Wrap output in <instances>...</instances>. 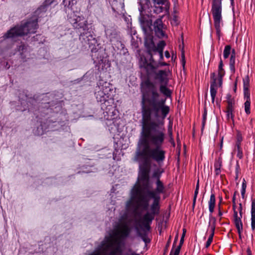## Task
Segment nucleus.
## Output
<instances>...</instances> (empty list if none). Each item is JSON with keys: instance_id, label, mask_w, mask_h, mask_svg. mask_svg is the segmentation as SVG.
Listing matches in <instances>:
<instances>
[{"instance_id": "2", "label": "nucleus", "mask_w": 255, "mask_h": 255, "mask_svg": "<svg viewBox=\"0 0 255 255\" xmlns=\"http://www.w3.org/2000/svg\"><path fill=\"white\" fill-rule=\"evenodd\" d=\"M167 84H161L158 87L156 82L151 81L150 80H146L144 82V86L141 89L142 93V100H141V109H142V128L143 124L145 123L146 119L144 118V113L147 109L150 110L152 108L151 102L152 101L159 103L161 105L168 108V112L166 116L169 112V106L166 105V99H163L159 93V91L163 94L166 98L170 97L171 92L169 89L167 87ZM167 116H166V117Z\"/></svg>"}, {"instance_id": "59", "label": "nucleus", "mask_w": 255, "mask_h": 255, "mask_svg": "<svg viewBox=\"0 0 255 255\" xmlns=\"http://www.w3.org/2000/svg\"><path fill=\"white\" fill-rule=\"evenodd\" d=\"M23 47H24V46H22V50L23 49Z\"/></svg>"}, {"instance_id": "28", "label": "nucleus", "mask_w": 255, "mask_h": 255, "mask_svg": "<svg viewBox=\"0 0 255 255\" xmlns=\"http://www.w3.org/2000/svg\"><path fill=\"white\" fill-rule=\"evenodd\" d=\"M227 102H228V106H227V110L234 111L233 105L234 104V101L232 100H229Z\"/></svg>"}, {"instance_id": "13", "label": "nucleus", "mask_w": 255, "mask_h": 255, "mask_svg": "<svg viewBox=\"0 0 255 255\" xmlns=\"http://www.w3.org/2000/svg\"><path fill=\"white\" fill-rule=\"evenodd\" d=\"M154 79L158 81L159 85L167 84L168 78L167 73L165 70H159L154 73Z\"/></svg>"}, {"instance_id": "55", "label": "nucleus", "mask_w": 255, "mask_h": 255, "mask_svg": "<svg viewBox=\"0 0 255 255\" xmlns=\"http://www.w3.org/2000/svg\"><path fill=\"white\" fill-rule=\"evenodd\" d=\"M112 9H113V11L116 12L115 8L114 7H112Z\"/></svg>"}, {"instance_id": "48", "label": "nucleus", "mask_w": 255, "mask_h": 255, "mask_svg": "<svg viewBox=\"0 0 255 255\" xmlns=\"http://www.w3.org/2000/svg\"><path fill=\"white\" fill-rule=\"evenodd\" d=\"M223 137H222L221 139V143H220V148H222V146H223Z\"/></svg>"}, {"instance_id": "8", "label": "nucleus", "mask_w": 255, "mask_h": 255, "mask_svg": "<svg viewBox=\"0 0 255 255\" xmlns=\"http://www.w3.org/2000/svg\"><path fill=\"white\" fill-rule=\"evenodd\" d=\"M114 104H107L101 106V109L104 111V118L107 121H113L116 115V110Z\"/></svg>"}, {"instance_id": "30", "label": "nucleus", "mask_w": 255, "mask_h": 255, "mask_svg": "<svg viewBox=\"0 0 255 255\" xmlns=\"http://www.w3.org/2000/svg\"><path fill=\"white\" fill-rule=\"evenodd\" d=\"M242 140L243 138L242 135L240 133H238L237 135V142L236 144V146H238V145L241 146V143Z\"/></svg>"}, {"instance_id": "10", "label": "nucleus", "mask_w": 255, "mask_h": 255, "mask_svg": "<svg viewBox=\"0 0 255 255\" xmlns=\"http://www.w3.org/2000/svg\"><path fill=\"white\" fill-rule=\"evenodd\" d=\"M155 35L160 38L166 37L164 31V26L161 18L157 19L153 23Z\"/></svg>"}, {"instance_id": "6", "label": "nucleus", "mask_w": 255, "mask_h": 255, "mask_svg": "<svg viewBox=\"0 0 255 255\" xmlns=\"http://www.w3.org/2000/svg\"><path fill=\"white\" fill-rule=\"evenodd\" d=\"M144 45L146 48L147 53L150 56L149 63H147L146 66V68L148 73L150 71L153 72L156 69L163 66L167 65L165 62L161 61H155L153 59V55L156 54V45L154 44L152 38L150 37H147L144 41Z\"/></svg>"}, {"instance_id": "46", "label": "nucleus", "mask_w": 255, "mask_h": 255, "mask_svg": "<svg viewBox=\"0 0 255 255\" xmlns=\"http://www.w3.org/2000/svg\"><path fill=\"white\" fill-rule=\"evenodd\" d=\"M199 181H198L197 183L196 186V189H195L199 190Z\"/></svg>"}, {"instance_id": "56", "label": "nucleus", "mask_w": 255, "mask_h": 255, "mask_svg": "<svg viewBox=\"0 0 255 255\" xmlns=\"http://www.w3.org/2000/svg\"><path fill=\"white\" fill-rule=\"evenodd\" d=\"M185 234L184 233H183L182 234V237H183V238H184Z\"/></svg>"}, {"instance_id": "52", "label": "nucleus", "mask_w": 255, "mask_h": 255, "mask_svg": "<svg viewBox=\"0 0 255 255\" xmlns=\"http://www.w3.org/2000/svg\"><path fill=\"white\" fill-rule=\"evenodd\" d=\"M218 215L219 216H221L222 215V212L220 210L219 212Z\"/></svg>"}, {"instance_id": "14", "label": "nucleus", "mask_w": 255, "mask_h": 255, "mask_svg": "<svg viewBox=\"0 0 255 255\" xmlns=\"http://www.w3.org/2000/svg\"><path fill=\"white\" fill-rule=\"evenodd\" d=\"M167 0H153L154 5L152 7V10L155 13L162 12L163 7L162 5L165 3Z\"/></svg>"}, {"instance_id": "1", "label": "nucleus", "mask_w": 255, "mask_h": 255, "mask_svg": "<svg viewBox=\"0 0 255 255\" xmlns=\"http://www.w3.org/2000/svg\"><path fill=\"white\" fill-rule=\"evenodd\" d=\"M152 108L147 109L143 114L146 122L143 124L137 143L133 161L139 164L138 183L131 190L130 198L126 203V210L134 214L141 208L147 210L150 199L153 202L149 211L142 217V224L147 231L154 217L160 213V194L164 195L166 188L160 180L164 169L155 168L149 176L151 164L155 161L159 165L165 159L166 151L162 148L165 138V129L163 123L151 121L152 119L164 120L168 112V108L152 101Z\"/></svg>"}, {"instance_id": "26", "label": "nucleus", "mask_w": 255, "mask_h": 255, "mask_svg": "<svg viewBox=\"0 0 255 255\" xmlns=\"http://www.w3.org/2000/svg\"><path fill=\"white\" fill-rule=\"evenodd\" d=\"M235 150L237 151V157H239L240 159L242 158V157L243 156V153L242 149V148L241 147V146L238 145V146H236Z\"/></svg>"}, {"instance_id": "58", "label": "nucleus", "mask_w": 255, "mask_h": 255, "mask_svg": "<svg viewBox=\"0 0 255 255\" xmlns=\"http://www.w3.org/2000/svg\"><path fill=\"white\" fill-rule=\"evenodd\" d=\"M183 233H184L185 234V229H183Z\"/></svg>"}, {"instance_id": "17", "label": "nucleus", "mask_w": 255, "mask_h": 255, "mask_svg": "<svg viewBox=\"0 0 255 255\" xmlns=\"http://www.w3.org/2000/svg\"><path fill=\"white\" fill-rule=\"evenodd\" d=\"M165 46V43L164 41H160L156 46V54L158 56V61H161L163 59V51Z\"/></svg>"}, {"instance_id": "39", "label": "nucleus", "mask_w": 255, "mask_h": 255, "mask_svg": "<svg viewBox=\"0 0 255 255\" xmlns=\"http://www.w3.org/2000/svg\"><path fill=\"white\" fill-rule=\"evenodd\" d=\"M139 20L140 21V22L142 24H144V23H145V20L144 19V18L141 16V14H140V17H139Z\"/></svg>"}, {"instance_id": "42", "label": "nucleus", "mask_w": 255, "mask_h": 255, "mask_svg": "<svg viewBox=\"0 0 255 255\" xmlns=\"http://www.w3.org/2000/svg\"><path fill=\"white\" fill-rule=\"evenodd\" d=\"M215 172L216 175H219L221 172L220 169H215Z\"/></svg>"}, {"instance_id": "44", "label": "nucleus", "mask_w": 255, "mask_h": 255, "mask_svg": "<svg viewBox=\"0 0 255 255\" xmlns=\"http://www.w3.org/2000/svg\"><path fill=\"white\" fill-rule=\"evenodd\" d=\"M132 39H133V37H132V39H131V44L132 45H133L135 47H137V44L136 43L132 42Z\"/></svg>"}, {"instance_id": "41", "label": "nucleus", "mask_w": 255, "mask_h": 255, "mask_svg": "<svg viewBox=\"0 0 255 255\" xmlns=\"http://www.w3.org/2000/svg\"><path fill=\"white\" fill-rule=\"evenodd\" d=\"M246 193V190H241V195L243 198H244Z\"/></svg>"}, {"instance_id": "50", "label": "nucleus", "mask_w": 255, "mask_h": 255, "mask_svg": "<svg viewBox=\"0 0 255 255\" xmlns=\"http://www.w3.org/2000/svg\"><path fill=\"white\" fill-rule=\"evenodd\" d=\"M231 1V4L232 5H233L234 3V0H230Z\"/></svg>"}, {"instance_id": "18", "label": "nucleus", "mask_w": 255, "mask_h": 255, "mask_svg": "<svg viewBox=\"0 0 255 255\" xmlns=\"http://www.w3.org/2000/svg\"><path fill=\"white\" fill-rule=\"evenodd\" d=\"M251 228L253 230L255 229V200L253 199L251 206Z\"/></svg>"}, {"instance_id": "15", "label": "nucleus", "mask_w": 255, "mask_h": 255, "mask_svg": "<svg viewBox=\"0 0 255 255\" xmlns=\"http://www.w3.org/2000/svg\"><path fill=\"white\" fill-rule=\"evenodd\" d=\"M223 62L221 58H220V61L218 67V77H217V80L219 82V86L221 87L222 85L223 82V77L224 76L225 74V72L223 68Z\"/></svg>"}, {"instance_id": "35", "label": "nucleus", "mask_w": 255, "mask_h": 255, "mask_svg": "<svg viewBox=\"0 0 255 255\" xmlns=\"http://www.w3.org/2000/svg\"><path fill=\"white\" fill-rule=\"evenodd\" d=\"M240 169V166L239 164L237 163L236 166V178H238V174Z\"/></svg>"}, {"instance_id": "31", "label": "nucleus", "mask_w": 255, "mask_h": 255, "mask_svg": "<svg viewBox=\"0 0 255 255\" xmlns=\"http://www.w3.org/2000/svg\"><path fill=\"white\" fill-rule=\"evenodd\" d=\"M206 118H207V112L206 111H205L204 114L203 115L202 128H204V127L205 126Z\"/></svg>"}, {"instance_id": "25", "label": "nucleus", "mask_w": 255, "mask_h": 255, "mask_svg": "<svg viewBox=\"0 0 255 255\" xmlns=\"http://www.w3.org/2000/svg\"><path fill=\"white\" fill-rule=\"evenodd\" d=\"M231 47L230 45H226L225 47L223 56L225 59H227L231 53Z\"/></svg>"}, {"instance_id": "29", "label": "nucleus", "mask_w": 255, "mask_h": 255, "mask_svg": "<svg viewBox=\"0 0 255 255\" xmlns=\"http://www.w3.org/2000/svg\"><path fill=\"white\" fill-rule=\"evenodd\" d=\"M233 111L226 110V118L228 121H229L230 120L233 121L234 115L233 114Z\"/></svg>"}, {"instance_id": "27", "label": "nucleus", "mask_w": 255, "mask_h": 255, "mask_svg": "<svg viewBox=\"0 0 255 255\" xmlns=\"http://www.w3.org/2000/svg\"><path fill=\"white\" fill-rule=\"evenodd\" d=\"M214 234L215 233H214L210 232V235L206 243L205 247L206 248H208L210 246L211 243L212 242Z\"/></svg>"}, {"instance_id": "16", "label": "nucleus", "mask_w": 255, "mask_h": 255, "mask_svg": "<svg viewBox=\"0 0 255 255\" xmlns=\"http://www.w3.org/2000/svg\"><path fill=\"white\" fill-rule=\"evenodd\" d=\"M54 0H46L44 2L43 4L41 5L40 7H39L35 11V15L37 16H39L41 13H42L40 16H42L43 14H44L46 9V7L51 4L52 2H53Z\"/></svg>"}, {"instance_id": "43", "label": "nucleus", "mask_w": 255, "mask_h": 255, "mask_svg": "<svg viewBox=\"0 0 255 255\" xmlns=\"http://www.w3.org/2000/svg\"><path fill=\"white\" fill-rule=\"evenodd\" d=\"M247 255H252V252L251 249L248 248L247 250Z\"/></svg>"}, {"instance_id": "4", "label": "nucleus", "mask_w": 255, "mask_h": 255, "mask_svg": "<svg viewBox=\"0 0 255 255\" xmlns=\"http://www.w3.org/2000/svg\"><path fill=\"white\" fill-rule=\"evenodd\" d=\"M113 90L110 83L100 80L95 88V97L101 106L107 104H114V100L112 94Z\"/></svg>"}, {"instance_id": "33", "label": "nucleus", "mask_w": 255, "mask_h": 255, "mask_svg": "<svg viewBox=\"0 0 255 255\" xmlns=\"http://www.w3.org/2000/svg\"><path fill=\"white\" fill-rule=\"evenodd\" d=\"M221 166V162L220 160L216 161L214 164L215 169H220Z\"/></svg>"}, {"instance_id": "47", "label": "nucleus", "mask_w": 255, "mask_h": 255, "mask_svg": "<svg viewBox=\"0 0 255 255\" xmlns=\"http://www.w3.org/2000/svg\"><path fill=\"white\" fill-rule=\"evenodd\" d=\"M227 100H228H228H232V99H231V96L230 94H229V95H228L227 96Z\"/></svg>"}, {"instance_id": "53", "label": "nucleus", "mask_w": 255, "mask_h": 255, "mask_svg": "<svg viewBox=\"0 0 255 255\" xmlns=\"http://www.w3.org/2000/svg\"><path fill=\"white\" fill-rule=\"evenodd\" d=\"M177 239H178V237L176 236L175 238V240H174V244H175V243L176 242V241L177 240Z\"/></svg>"}, {"instance_id": "7", "label": "nucleus", "mask_w": 255, "mask_h": 255, "mask_svg": "<svg viewBox=\"0 0 255 255\" xmlns=\"http://www.w3.org/2000/svg\"><path fill=\"white\" fill-rule=\"evenodd\" d=\"M223 0H212L211 12L214 19V24L216 31V34L220 38L221 35V26L222 21V2Z\"/></svg>"}, {"instance_id": "34", "label": "nucleus", "mask_w": 255, "mask_h": 255, "mask_svg": "<svg viewBox=\"0 0 255 255\" xmlns=\"http://www.w3.org/2000/svg\"><path fill=\"white\" fill-rule=\"evenodd\" d=\"M198 191H199V190L195 189V191L194 192V196L193 203V206L195 205V204L196 202V198L197 197V195L198 194Z\"/></svg>"}, {"instance_id": "45", "label": "nucleus", "mask_w": 255, "mask_h": 255, "mask_svg": "<svg viewBox=\"0 0 255 255\" xmlns=\"http://www.w3.org/2000/svg\"><path fill=\"white\" fill-rule=\"evenodd\" d=\"M236 192L234 193V196L233 197V203L234 204H235V200H236Z\"/></svg>"}, {"instance_id": "36", "label": "nucleus", "mask_w": 255, "mask_h": 255, "mask_svg": "<svg viewBox=\"0 0 255 255\" xmlns=\"http://www.w3.org/2000/svg\"><path fill=\"white\" fill-rule=\"evenodd\" d=\"M247 187V184L245 179H243L242 184V189L246 190Z\"/></svg>"}, {"instance_id": "32", "label": "nucleus", "mask_w": 255, "mask_h": 255, "mask_svg": "<svg viewBox=\"0 0 255 255\" xmlns=\"http://www.w3.org/2000/svg\"><path fill=\"white\" fill-rule=\"evenodd\" d=\"M183 242H184V238H183V237H181V239H180V243H179V245H178V246L176 248V249L175 250H178L179 252H180V249H181V246L182 245H183Z\"/></svg>"}, {"instance_id": "3", "label": "nucleus", "mask_w": 255, "mask_h": 255, "mask_svg": "<svg viewBox=\"0 0 255 255\" xmlns=\"http://www.w3.org/2000/svg\"><path fill=\"white\" fill-rule=\"evenodd\" d=\"M68 19L73 28L80 33L79 39L84 44H87L89 47L94 45L96 40L93 36L88 32V21L85 17L77 12L71 11L68 13Z\"/></svg>"}, {"instance_id": "5", "label": "nucleus", "mask_w": 255, "mask_h": 255, "mask_svg": "<svg viewBox=\"0 0 255 255\" xmlns=\"http://www.w3.org/2000/svg\"><path fill=\"white\" fill-rule=\"evenodd\" d=\"M38 18L27 21L23 25L15 26L8 31L4 35V38H15L19 36L34 33L38 27Z\"/></svg>"}, {"instance_id": "57", "label": "nucleus", "mask_w": 255, "mask_h": 255, "mask_svg": "<svg viewBox=\"0 0 255 255\" xmlns=\"http://www.w3.org/2000/svg\"><path fill=\"white\" fill-rule=\"evenodd\" d=\"M122 7H123L124 6V3H121Z\"/></svg>"}, {"instance_id": "11", "label": "nucleus", "mask_w": 255, "mask_h": 255, "mask_svg": "<svg viewBox=\"0 0 255 255\" xmlns=\"http://www.w3.org/2000/svg\"><path fill=\"white\" fill-rule=\"evenodd\" d=\"M240 215L239 217L238 215L237 211L234 210V223L235 226L238 230V233L239 234V237L241 238V233L243 231V223L241 221V218L242 217V205L240 204Z\"/></svg>"}, {"instance_id": "24", "label": "nucleus", "mask_w": 255, "mask_h": 255, "mask_svg": "<svg viewBox=\"0 0 255 255\" xmlns=\"http://www.w3.org/2000/svg\"><path fill=\"white\" fill-rule=\"evenodd\" d=\"M235 52L234 50H233L231 53L230 59V68L231 71H235Z\"/></svg>"}, {"instance_id": "12", "label": "nucleus", "mask_w": 255, "mask_h": 255, "mask_svg": "<svg viewBox=\"0 0 255 255\" xmlns=\"http://www.w3.org/2000/svg\"><path fill=\"white\" fill-rule=\"evenodd\" d=\"M211 80L210 93L212 102L214 103L217 94L218 84L219 85V82L217 80V77L215 73L211 74Z\"/></svg>"}, {"instance_id": "37", "label": "nucleus", "mask_w": 255, "mask_h": 255, "mask_svg": "<svg viewBox=\"0 0 255 255\" xmlns=\"http://www.w3.org/2000/svg\"><path fill=\"white\" fill-rule=\"evenodd\" d=\"M126 255H139L138 254L135 253L134 252L131 251H129L128 253H126Z\"/></svg>"}, {"instance_id": "49", "label": "nucleus", "mask_w": 255, "mask_h": 255, "mask_svg": "<svg viewBox=\"0 0 255 255\" xmlns=\"http://www.w3.org/2000/svg\"><path fill=\"white\" fill-rule=\"evenodd\" d=\"M96 48H94V47L92 48L91 51H92V53H93L94 52H96Z\"/></svg>"}, {"instance_id": "22", "label": "nucleus", "mask_w": 255, "mask_h": 255, "mask_svg": "<svg viewBox=\"0 0 255 255\" xmlns=\"http://www.w3.org/2000/svg\"><path fill=\"white\" fill-rule=\"evenodd\" d=\"M105 31L106 37L109 38L111 41H112L113 38L116 37V32L114 30L110 28H106Z\"/></svg>"}, {"instance_id": "19", "label": "nucleus", "mask_w": 255, "mask_h": 255, "mask_svg": "<svg viewBox=\"0 0 255 255\" xmlns=\"http://www.w3.org/2000/svg\"><path fill=\"white\" fill-rule=\"evenodd\" d=\"M212 214L210 213L209 215V222L208 228L210 230V232L215 233L216 219L214 217L212 216Z\"/></svg>"}, {"instance_id": "54", "label": "nucleus", "mask_w": 255, "mask_h": 255, "mask_svg": "<svg viewBox=\"0 0 255 255\" xmlns=\"http://www.w3.org/2000/svg\"><path fill=\"white\" fill-rule=\"evenodd\" d=\"M236 86H237V85H236V83L235 84V87H234V91H235L236 90Z\"/></svg>"}, {"instance_id": "23", "label": "nucleus", "mask_w": 255, "mask_h": 255, "mask_svg": "<svg viewBox=\"0 0 255 255\" xmlns=\"http://www.w3.org/2000/svg\"><path fill=\"white\" fill-rule=\"evenodd\" d=\"M135 231H136V234L137 235V236L139 237L140 238H141V239L142 240V241L145 243H149L150 242V240L149 239H148L147 237H146V235L145 234H142L140 232L139 228L138 227L136 226L135 227Z\"/></svg>"}, {"instance_id": "9", "label": "nucleus", "mask_w": 255, "mask_h": 255, "mask_svg": "<svg viewBox=\"0 0 255 255\" xmlns=\"http://www.w3.org/2000/svg\"><path fill=\"white\" fill-rule=\"evenodd\" d=\"M249 83L248 80H244V95L246 102L244 104L245 111L247 114H250V92L249 89Z\"/></svg>"}, {"instance_id": "20", "label": "nucleus", "mask_w": 255, "mask_h": 255, "mask_svg": "<svg viewBox=\"0 0 255 255\" xmlns=\"http://www.w3.org/2000/svg\"><path fill=\"white\" fill-rule=\"evenodd\" d=\"M76 2V0H63L62 3L64 6L65 12H67L68 10H71L72 6Z\"/></svg>"}, {"instance_id": "51", "label": "nucleus", "mask_w": 255, "mask_h": 255, "mask_svg": "<svg viewBox=\"0 0 255 255\" xmlns=\"http://www.w3.org/2000/svg\"><path fill=\"white\" fill-rule=\"evenodd\" d=\"M130 19L129 17H126V18H125V20H126V21H129Z\"/></svg>"}, {"instance_id": "38", "label": "nucleus", "mask_w": 255, "mask_h": 255, "mask_svg": "<svg viewBox=\"0 0 255 255\" xmlns=\"http://www.w3.org/2000/svg\"><path fill=\"white\" fill-rule=\"evenodd\" d=\"M178 250H175L173 255H172V252L171 251L169 255H179L180 252Z\"/></svg>"}, {"instance_id": "21", "label": "nucleus", "mask_w": 255, "mask_h": 255, "mask_svg": "<svg viewBox=\"0 0 255 255\" xmlns=\"http://www.w3.org/2000/svg\"><path fill=\"white\" fill-rule=\"evenodd\" d=\"M215 201L216 200L215 194L214 193H212L208 202L209 210L211 214H212L214 212V209L215 206Z\"/></svg>"}, {"instance_id": "40", "label": "nucleus", "mask_w": 255, "mask_h": 255, "mask_svg": "<svg viewBox=\"0 0 255 255\" xmlns=\"http://www.w3.org/2000/svg\"><path fill=\"white\" fill-rule=\"evenodd\" d=\"M165 56L167 58H169L170 57V53H169V52L168 51H166L165 52Z\"/></svg>"}]
</instances>
